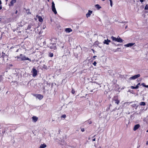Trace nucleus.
I'll return each mask as SVG.
<instances>
[{"label":"nucleus","mask_w":148,"mask_h":148,"mask_svg":"<svg viewBox=\"0 0 148 148\" xmlns=\"http://www.w3.org/2000/svg\"><path fill=\"white\" fill-rule=\"evenodd\" d=\"M111 38L113 41H115L119 42H123L124 41L120 38H116L115 37H114L113 36H111Z\"/></svg>","instance_id":"obj_1"},{"label":"nucleus","mask_w":148,"mask_h":148,"mask_svg":"<svg viewBox=\"0 0 148 148\" xmlns=\"http://www.w3.org/2000/svg\"><path fill=\"white\" fill-rule=\"evenodd\" d=\"M114 101L115 102V103L118 105L120 103V101L118 100V96H115L112 98V101Z\"/></svg>","instance_id":"obj_2"},{"label":"nucleus","mask_w":148,"mask_h":148,"mask_svg":"<svg viewBox=\"0 0 148 148\" xmlns=\"http://www.w3.org/2000/svg\"><path fill=\"white\" fill-rule=\"evenodd\" d=\"M56 43H51L49 44L48 47H49L51 49L55 50L56 49Z\"/></svg>","instance_id":"obj_3"},{"label":"nucleus","mask_w":148,"mask_h":148,"mask_svg":"<svg viewBox=\"0 0 148 148\" xmlns=\"http://www.w3.org/2000/svg\"><path fill=\"white\" fill-rule=\"evenodd\" d=\"M20 57H21V60L22 61H24L26 60H28L31 61V60L27 57H26L24 56H23L22 54H20Z\"/></svg>","instance_id":"obj_4"},{"label":"nucleus","mask_w":148,"mask_h":148,"mask_svg":"<svg viewBox=\"0 0 148 148\" xmlns=\"http://www.w3.org/2000/svg\"><path fill=\"white\" fill-rule=\"evenodd\" d=\"M51 8L52 11L54 12L55 14H57V12L55 7L54 3L53 2H52V3Z\"/></svg>","instance_id":"obj_5"},{"label":"nucleus","mask_w":148,"mask_h":148,"mask_svg":"<svg viewBox=\"0 0 148 148\" xmlns=\"http://www.w3.org/2000/svg\"><path fill=\"white\" fill-rule=\"evenodd\" d=\"M36 98H38L40 100L42 99L43 97V96L40 94H35L33 95Z\"/></svg>","instance_id":"obj_6"},{"label":"nucleus","mask_w":148,"mask_h":148,"mask_svg":"<svg viewBox=\"0 0 148 148\" xmlns=\"http://www.w3.org/2000/svg\"><path fill=\"white\" fill-rule=\"evenodd\" d=\"M140 76V74H138L136 75H134L132 77H131L130 78V79H136L138 78V77H139Z\"/></svg>","instance_id":"obj_7"},{"label":"nucleus","mask_w":148,"mask_h":148,"mask_svg":"<svg viewBox=\"0 0 148 148\" xmlns=\"http://www.w3.org/2000/svg\"><path fill=\"white\" fill-rule=\"evenodd\" d=\"M32 72L33 74L32 76L33 77H35L37 75V71L36 69L34 68H33L32 69Z\"/></svg>","instance_id":"obj_8"},{"label":"nucleus","mask_w":148,"mask_h":148,"mask_svg":"<svg viewBox=\"0 0 148 148\" xmlns=\"http://www.w3.org/2000/svg\"><path fill=\"white\" fill-rule=\"evenodd\" d=\"M140 85H141L140 84V83H139L136 86H131L130 87V88L132 89H138V88L139 87V86Z\"/></svg>","instance_id":"obj_9"},{"label":"nucleus","mask_w":148,"mask_h":148,"mask_svg":"<svg viewBox=\"0 0 148 148\" xmlns=\"http://www.w3.org/2000/svg\"><path fill=\"white\" fill-rule=\"evenodd\" d=\"M140 126L139 124H138L135 125L134 127L133 130L134 131H136L139 128Z\"/></svg>","instance_id":"obj_10"},{"label":"nucleus","mask_w":148,"mask_h":148,"mask_svg":"<svg viewBox=\"0 0 148 148\" xmlns=\"http://www.w3.org/2000/svg\"><path fill=\"white\" fill-rule=\"evenodd\" d=\"M33 121L34 122H36L38 119V117L35 116H33L32 118Z\"/></svg>","instance_id":"obj_11"},{"label":"nucleus","mask_w":148,"mask_h":148,"mask_svg":"<svg viewBox=\"0 0 148 148\" xmlns=\"http://www.w3.org/2000/svg\"><path fill=\"white\" fill-rule=\"evenodd\" d=\"M111 42L110 40H109L108 39H107V40H104V41L103 42V43L104 44H106L107 45H108L109 44V42Z\"/></svg>","instance_id":"obj_12"},{"label":"nucleus","mask_w":148,"mask_h":148,"mask_svg":"<svg viewBox=\"0 0 148 148\" xmlns=\"http://www.w3.org/2000/svg\"><path fill=\"white\" fill-rule=\"evenodd\" d=\"M134 44V43H129L128 44L125 45V46L127 47H131L133 46Z\"/></svg>","instance_id":"obj_13"},{"label":"nucleus","mask_w":148,"mask_h":148,"mask_svg":"<svg viewBox=\"0 0 148 148\" xmlns=\"http://www.w3.org/2000/svg\"><path fill=\"white\" fill-rule=\"evenodd\" d=\"M36 17L38 19V21L39 22H42L43 21V20L41 16L37 15L36 16Z\"/></svg>","instance_id":"obj_14"},{"label":"nucleus","mask_w":148,"mask_h":148,"mask_svg":"<svg viewBox=\"0 0 148 148\" xmlns=\"http://www.w3.org/2000/svg\"><path fill=\"white\" fill-rule=\"evenodd\" d=\"M92 13V11L89 10L88 12L86 14V16L87 17H89L90 15Z\"/></svg>","instance_id":"obj_15"},{"label":"nucleus","mask_w":148,"mask_h":148,"mask_svg":"<svg viewBox=\"0 0 148 148\" xmlns=\"http://www.w3.org/2000/svg\"><path fill=\"white\" fill-rule=\"evenodd\" d=\"M16 1V0H11L10 3V5L13 6L14 3H15Z\"/></svg>","instance_id":"obj_16"},{"label":"nucleus","mask_w":148,"mask_h":148,"mask_svg":"<svg viewBox=\"0 0 148 148\" xmlns=\"http://www.w3.org/2000/svg\"><path fill=\"white\" fill-rule=\"evenodd\" d=\"M65 31L67 32H70L72 31V30L70 28H67L65 29Z\"/></svg>","instance_id":"obj_17"},{"label":"nucleus","mask_w":148,"mask_h":148,"mask_svg":"<svg viewBox=\"0 0 148 148\" xmlns=\"http://www.w3.org/2000/svg\"><path fill=\"white\" fill-rule=\"evenodd\" d=\"M47 147V145L45 144H41L39 148H45Z\"/></svg>","instance_id":"obj_18"},{"label":"nucleus","mask_w":148,"mask_h":148,"mask_svg":"<svg viewBox=\"0 0 148 148\" xmlns=\"http://www.w3.org/2000/svg\"><path fill=\"white\" fill-rule=\"evenodd\" d=\"M7 56V55L6 54H5V53H4L3 52H2V55H1V57L3 58H5V57L6 56Z\"/></svg>","instance_id":"obj_19"},{"label":"nucleus","mask_w":148,"mask_h":148,"mask_svg":"<svg viewBox=\"0 0 148 148\" xmlns=\"http://www.w3.org/2000/svg\"><path fill=\"white\" fill-rule=\"evenodd\" d=\"M95 6L96 8L98 10H99L100 8H101V6L99 4H96L95 5Z\"/></svg>","instance_id":"obj_20"},{"label":"nucleus","mask_w":148,"mask_h":148,"mask_svg":"<svg viewBox=\"0 0 148 148\" xmlns=\"http://www.w3.org/2000/svg\"><path fill=\"white\" fill-rule=\"evenodd\" d=\"M40 41H43V45H45L46 44V42L45 41L44 38H41L40 39Z\"/></svg>","instance_id":"obj_21"},{"label":"nucleus","mask_w":148,"mask_h":148,"mask_svg":"<svg viewBox=\"0 0 148 148\" xmlns=\"http://www.w3.org/2000/svg\"><path fill=\"white\" fill-rule=\"evenodd\" d=\"M140 106H144L145 105V103L144 102H141L139 104Z\"/></svg>","instance_id":"obj_22"},{"label":"nucleus","mask_w":148,"mask_h":148,"mask_svg":"<svg viewBox=\"0 0 148 148\" xmlns=\"http://www.w3.org/2000/svg\"><path fill=\"white\" fill-rule=\"evenodd\" d=\"M141 85L143 86L146 87V88H148V85H146L144 83H143L141 84Z\"/></svg>","instance_id":"obj_23"},{"label":"nucleus","mask_w":148,"mask_h":148,"mask_svg":"<svg viewBox=\"0 0 148 148\" xmlns=\"http://www.w3.org/2000/svg\"><path fill=\"white\" fill-rule=\"evenodd\" d=\"M32 25L31 24H29L27 27V29H30L31 28Z\"/></svg>","instance_id":"obj_24"},{"label":"nucleus","mask_w":148,"mask_h":148,"mask_svg":"<svg viewBox=\"0 0 148 148\" xmlns=\"http://www.w3.org/2000/svg\"><path fill=\"white\" fill-rule=\"evenodd\" d=\"M53 53H49V57H53Z\"/></svg>","instance_id":"obj_25"},{"label":"nucleus","mask_w":148,"mask_h":148,"mask_svg":"<svg viewBox=\"0 0 148 148\" xmlns=\"http://www.w3.org/2000/svg\"><path fill=\"white\" fill-rule=\"evenodd\" d=\"M3 79V77L1 75H0V82L2 81Z\"/></svg>","instance_id":"obj_26"},{"label":"nucleus","mask_w":148,"mask_h":148,"mask_svg":"<svg viewBox=\"0 0 148 148\" xmlns=\"http://www.w3.org/2000/svg\"><path fill=\"white\" fill-rule=\"evenodd\" d=\"M66 116L65 114H63L62 115L61 117V118H63L64 119H65L66 117Z\"/></svg>","instance_id":"obj_27"},{"label":"nucleus","mask_w":148,"mask_h":148,"mask_svg":"<svg viewBox=\"0 0 148 148\" xmlns=\"http://www.w3.org/2000/svg\"><path fill=\"white\" fill-rule=\"evenodd\" d=\"M145 10H148V5H146L145 7Z\"/></svg>","instance_id":"obj_28"},{"label":"nucleus","mask_w":148,"mask_h":148,"mask_svg":"<svg viewBox=\"0 0 148 148\" xmlns=\"http://www.w3.org/2000/svg\"><path fill=\"white\" fill-rule=\"evenodd\" d=\"M110 1V5L111 7L112 6V0H109Z\"/></svg>","instance_id":"obj_29"},{"label":"nucleus","mask_w":148,"mask_h":148,"mask_svg":"<svg viewBox=\"0 0 148 148\" xmlns=\"http://www.w3.org/2000/svg\"><path fill=\"white\" fill-rule=\"evenodd\" d=\"M97 62L96 61H95L94 62H93V64L94 66H96V65H97Z\"/></svg>","instance_id":"obj_30"},{"label":"nucleus","mask_w":148,"mask_h":148,"mask_svg":"<svg viewBox=\"0 0 148 148\" xmlns=\"http://www.w3.org/2000/svg\"><path fill=\"white\" fill-rule=\"evenodd\" d=\"M71 92H72V93H73V94H74L75 93V91L73 90H72Z\"/></svg>","instance_id":"obj_31"},{"label":"nucleus","mask_w":148,"mask_h":148,"mask_svg":"<svg viewBox=\"0 0 148 148\" xmlns=\"http://www.w3.org/2000/svg\"><path fill=\"white\" fill-rule=\"evenodd\" d=\"M16 46H12L11 47H10V49H13V48H16Z\"/></svg>","instance_id":"obj_32"},{"label":"nucleus","mask_w":148,"mask_h":148,"mask_svg":"<svg viewBox=\"0 0 148 148\" xmlns=\"http://www.w3.org/2000/svg\"><path fill=\"white\" fill-rule=\"evenodd\" d=\"M20 58H21V57H20V56H16V57H15V58H17V59H19Z\"/></svg>","instance_id":"obj_33"},{"label":"nucleus","mask_w":148,"mask_h":148,"mask_svg":"<svg viewBox=\"0 0 148 148\" xmlns=\"http://www.w3.org/2000/svg\"><path fill=\"white\" fill-rule=\"evenodd\" d=\"M84 128H82V129H81V131H82V132H83L84 131Z\"/></svg>","instance_id":"obj_34"},{"label":"nucleus","mask_w":148,"mask_h":148,"mask_svg":"<svg viewBox=\"0 0 148 148\" xmlns=\"http://www.w3.org/2000/svg\"><path fill=\"white\" fill-rule=\"evenodd\" d=\"M95 138H94V139H93L92 140V141H95Z\"/></svg>","instance_id":"obj_35"},{"label":"nucleus","mask_w":148,"mask_h":148,"mask_svg":"<svg viewBox=\"0 0 148 148\" xmlns=\"http://www.w3.org/2000/svg\"><path fill=\"white\" fill-rule=\"evenodd\" d=\"M96 57H97V56H94L93 57V58H94V59H95Z\"/></svg>","instance_id":"obj_36"},{"label":"nucleus","mask_w":148,"mask_h":148,"mask_svg":"<svg viewBox=\"0 0 148 148\" xmlns=\"http://www.w3.org/2000/svg\"><path fill=\"white\" fill-rule=\"evenodd\" d=\"M140 1L141 2H143L144 1L143 0H140Z\"/></svg>","instance_id":"obj_37"},{"label":"nucleus","mask_w":148,"mask_h":148,"mask_svg":"<svg viewBox=\"0 0 148 148\" xmlns=\"http://www.w3.org/2000/svg\"><path fill=\"white\" fill-rule=\"evenodd\" d=\"M19 49H17L16 50V52H18V51H19Z\"/></svg>","instance_id":"obj_38"},{"label":"nucleus","mask_w":148,"mask_h":148,"mask_svg":"<svg viewBox=\"0 0 148 148\" xmlns=\"http://www.w3.org/2000/svg\"><path fill=\"white\" fill-rule=\"evenodd\" d=\"M146 144L147 145L148 144V141H147L146 143Z\"/></svg>","instance_id":"obj_39"},{"label":"nucleus","mask_w":148,"mask_h":148,"mask_svg":"<svg viewBox=\"0 0 148 148\" xmlns=\"http://www.w3.org/2000/svg\"><path fill=\"white\" fill-rule=\"evenodd\" d=\"M2 4V2L1 0H0V5Z\"/></svg>","instance_id":"obj_40"},{"label":"nucleus","mask_w":148,"mask_h":148,"mask_svg":"<svg viewBox=\"0 0 148 148\" xmlns=\"http://www.w3.org/2000/svg\"><path fill=\"white\" fill-rule=\"evenodd\" d=\"M18 12L17 10H16L15 12V14H16Z\"/></svg>","instance_id":"obj_41"},{"label":"nucleus","mask_w":148,"mask_h":148,"mask_svg":"<svg viewBox=\"0 0 148 148\" xmlns=\"http://www.w3.org/2000/svg\"><path fill=\"white\" fill-rule=\"evenodd\" d=\"M92 50L93 52L94 53V51H95L93 49H92Z\"/></svg>","instance_id":"obj_42"},{"label":"nucleus","mask_w":148,"mask_h":148,"mask_svg":"<svg viewBox=\"0 0 148 148\" xmlns=\"http://www.w3.org/2000/svg\"><path fill=\"white\" fill-rule=\"evenodd\" d=\"M91 123H92V122L90 121V122L89 124H91Z\"/></svg>","instance_id":"obj_43"},{"label":"nucleus","mask_w":148,"mask_h":148,"mask_svg":"<svg viewBox=\"0 0 148 148\" xmlns=\"http://www.w3.org/2000/svg\"><path fill=\"white\" fill-rule=\"evenodd\" d=\"M5 1L6 2H7L8 1V0H5Z\"/></svg>","instance_id":"obj_44"},{"label":"nucleus","mask_w":148,"mask_h":148,"mask_svg":"<svg viewBox=\"0 0 148 148\" xmlns=\"http://www.w3.org/2000/svg\"><path fill=\"white\" fill-rule=\"evenodd\" d=\"M1 21V18H0V22Z\"/></svg>","instance_id":"obj_45"},{"label":"nucleus","mask_w":148,"mask_h":148,"mask_svg":"<svg viewBox=\"0 0 148 148\" xmlns=\"http://www.w3.org/2000/svg\"><path fill=\"white\" fill-rule=\"evenodd\" d=\"M98 148H101V147H99Z\"/></svg>","instance_id":"obj_46"},{"label":"nucleus","mask_w":148,"mask_h":148,"mask_svg":"<svg viewBox=\"0 0 148 148\" xmlns=\"http://www.w3.org/2000/svg\"><path fill=\"white\" fill-rule=\"evenodd\" d=\"M147 132H148V130H147Z\"/></svg>","instance_id":"obj_47"},{"label":"nucleus","mask_w":148,"mask_h":148,"mask_svg":"<svg viewBox=\"0 0 148 148\" xmlns=\"http://www.w3.org/2000/svg\"><path fill=\"white\" fill-rule=\"evenodd\" d=\"M48 1H49V0H47Z\"/></svg>","instance_id":"obj_48"},{"label":"nucleus","mask_w":148,"mask_h":148,"mask_svg":"<svg viewBox=\"0 0 148 148\" xmlns=\"http://www.w3.org/2000/svg\"><path fill=\"white\" fill-rule=\"evenodd\" d=\"M102 1H104L105 0H102Z\"/></svg>","instance_id":"obj_49"},{"label":"nucleus","mask_w":148,"mask_h":148,"mask_svg":"<svg viewBox=\"0 0 148 148\" xmlns=\"http://www.w3.org/2000/svg\"><path fill=\"white\" fill-rule=\"evenodd\" d=\"M52 121H54V120H52Z\"/></svg>","instance_id":"obj_50"}]
</instances>
